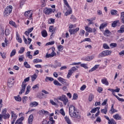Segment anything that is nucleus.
Here are the masks:
<instances>
[{
	"label": "nucleus",
	"instance_id": "nucleus-18",
	"mask_svg": "<svg viewBox=\"0 0 124 124\" xmlns=\"http://www.w3.org/2000/svg\"><path fill=\"white\" fill-rule=\"evenodd\" d=\"M111 32L108 30H106L104 32L105 36H108V34H111Z\"/></svg>",
	"mask_w": 124,
	"mask_h": 124
},
{
	"label": "nucleus",
	"instance_id": "nucleus-26",
	"mask_svg": "<svg viewBox=\"0 0 124 124\" xmlns=\"http://www.w3.org/2000/svg\"><path fill=\"white\" fill-rule=\"evenodd\" d=\"M106 27H107V23H103L100 26L99 29L100 30H102L104 28H106Z\"/></svg>",
	"mask_w": 124,
	"mask_h": 124
},
{
	"label": "nucleus",
	"instance_id": "nucleus-11",
	"mask_svg": "<svg viewBox=\"0 0 124 124\" xmlns=\"http://www.w3.org/2000/svg\"><path fill=\"white\" fill-rule=\"evenodd\" d=\"M113 118L114 119V120H122V117L119 115V114H116L113 116Z\"/></svg>",
	"mask_w": 124,
	"mask_h": 124
},
{
	"label": "nucleus",
	"instance_id": "nucleus-51",
	"mask_svg": "<svg viewBox=\"0 0 124 124\" xmlns=\"http://www.w3.org/2000/svg\"><path fill=\"white\" fill-rule=\"evenodd\" d=\"M24 60V55H21L20 56L19 58H18V60L19 61L21 62H23Z\"/></svg>",
	"mask_w": 124,
	"mask_h": 124
},
{
	"label": "nucleus",
	"instance_id": "nucleus-5",
	"mask_svg": "<svg viewBox=\"0 0 124 124\" xmlns=\"http://www.w3.org/2000/svg\"><path fill=\"white\" fill-rule=\"evenodd\" d=\"M111 53H112V51L110 50L103 51L98 55V58L100 59L101 58L106 57V56H108V55H110Z\"/></svg>",
	"mask_w": 124,
	"mask_h": 124
},
{
	"label": "nucleus",
	"instance_id": "nucleus-54",
	"mask_svg": "<svg viewBox=\"0 0 124 124\" xmlns=\"http://www.w3.org/2000/svg\"><path fill=\"white\" fill-rule=\"evenodd\" d=\"M103 47L104 49H109V46L107 44H104Z\"/></svg>",
	"mask_w": 124,
	"mask_h": 124
},
{
	"label": "nucleus",
	"instance_id": "nucleus-52",
	"mask_svg": "<svg viewBox=\"0 0 124 124\" xmlns=\"http://www.w3.org/2000/svg\"><path fill=\"white\" fill-rule=\"evenodd\" d=\"M53 44H55V41H51L47 43L46 45V46H48V45H53Z\"/></svg>",
	"mask_w": 124,
	"mask_h": 124
},
{
	"label": "nucleus",
	"instance_id": "nucleus-42",
	"mask_svg": "<svg viewBox=\"0 0 124 124\" xmlns=\"http://www.w3.org/2000/svg\"><path fill=\"white\" fill-rule=\"evenodd\" d=\"M93 59V57L90 56V57H87L85 58V61H87V62H90V61H92Z\"/></svg>",
	"mask_w": 124,
	"mask_h": 124
},
{
	"label": "nucleus",
	"instance_id": "nucleus-38",
	"mask_svg": "<svg viewBox=\"0 0 124 124\" xmlns=\"http://www.w3.org/2000/svg\"><path fill=\"white\" fill-rule=\"evenodd\" d=\"M16 54V49H13L11 53L10 57H12Z\"/></svg>",
	"mask_w": 124,
	"mask_h": 124
},
{
	"label": "nucleus",
	"instance_id": "nucleus-55",
	"mask_svg": "<svg viewBox=\"0 0 124 124\" xmlns=\"http://www.w3.org/2000/svg\"><path fill=\"white\" fill-rule=\"evenodd\" d=\"M28 99V97L27 96H24L22 98V101L23 103H26V101H27V100Z\"/></svg>",
	"mask_w": 124,
	"mask_h": 124
},
{
	"label": "nucleus",
	"instance_id": "nucleus-23",
	"mask_svg": "<svg viewBox=\"0 0 124 124\" xmlns=\"http://www.w3.org/2000/svg\"><path fill=\"white\" fill-rule=\"evenodd\" d=\"M31 78L32 82L35 81V79L37 78V75H36V74H34L31 76Z\"/></svg>",
	"mask_w": 124,
	"mask_h": 124
},
{
	"label": "nucleus",
	"instance_id": "nucleus-12",
	"mask_svg": "<svg viewBox=\"0 0 124 124\" xmlns=\"http://www.w3.org/2000/svg\"><path fill=\"white\" fill-rule=\"evenodd\" d=\"M33 121V115L32 114H31L28 119V122L29 124H32V121Z\"/></svg>",
	"mask_w": 124,
	"mask_h": 124
},
{
	"label": "nucleus",
	"instance_id": "nucleus-46",
	"mask_svg": "<svg viewBox=\"0 0 124 124\" xmlns=\"http://www.w3.org/2000/svg\"><path fill=\"white\" fill-rule=\"evenodd\" d=\"M115 97L119 100V101H121V102H124V99L121 98L119 96H118L117 95H115Z\"/></svg>",
	"mask_w": 124,
	"mask_h": 124
},
{
	"label": "nucleus",
	"instance_id": "nucleus-53",
	"mask_svg": "<svg viewBox=\"0 0 124 124\" xmlns=\"http://www.w3.org/2000/svg\"><path fill=\"white\" fill-rule=\"evenodd\" d=\"M63 0V2H64V4H65L66 6L68 8H69V7H70V6H69V4H68V2H67V0Z\"/></svg>",
	"mask_w": 124,
	"mask_h": 124
},
{
	"label": "nucleus",
	"instance_id": "nucleus-6",
	"mask_svg": "<svg viewBox=\"0 0 124 124\" xmlns=\"http://www.w3.org/2000/svg\"><path fill=\"white\" fill-rule=\"evenodd\" d=\"M55 10L52 9L51 8H45L44 10V13L46 15H50L52 14V12H55Z\"/></svg>",
	"mask_w": 124,
	"mask_h": 124
},
{
	"label": "nucleus",
	"instance_id": "nucleus-34",
	"mask_svg": "<svg viewBox=\"0 0 124 124\" xmlns=\"http://www.w3.org/2000/svg\"><path fill=\"white\" fill-rule=\"evenodd\" d=\"M45 81L46 82H48V81H54V79L52 78L46 77L45 79Z\"/></svg>",
	"mask_w": 124,
	"mask_h": 124
},
{
	"label": "nucleus",
	"instance_id": "nucleus-44",
	"mask_svg": "<svg viewBox=\"0 0 124 124\" xmlns=\"http://www.w3.org/2000/svg\"><path fill=\"white\" fill-rule=\"evenodd\" d=\"M24 66L26 67V68H31V66L28 63V62H24Z\"/></svg>",
	"mask_w": 124,
	"mask_h": 124
},
{
	"label": "nucleus",
	"instance_id": "nucleus-20",
	"mask_svg": "<svg viewBox=\"0 0 124 124\" xmlns=\"http://www.w3.org/2000/svg\"><path fill=\"white\" fill-rule=\"evenodd\" d=\"M101 81L103 84L106 85V86H108V85H109V83L108 82V81H107V78L102 79Z\"/></svg>",
	"mask_w": 124,
	"mask_h": 124
},
{
	"label": "nucleus",
	"instance_id": "nucleus-59",
	"mask_svg": "<svg viewBox=\"0 0 124 124\" xmlns=\"http://www.w3.org/2000/svg\"><path fill=\"white\" fill-rule=\"evenodd\" d=\"M6 112H7V109L6 108H4L2 111V115H5V114H6Z\"/></svg>",
	"mask_w": 124,
	"mask_h": 124
},
{
	"label": "nucleus",
	"instance_id": "nucleus-57",
	"mask_svg": "<svg viewBox=\"0 0 124 124\" xmlns=\"http://www.w3.org/2000/svg\"><path fill=\"white\" fill-rule=\"evenodd\" d=\"M120 88H118V87H116V89H114L113 93H120Z\"/></svg>",
	"mask_w": 124,
	"mask_h": 124
},
{
	"label": "nucleus",
	"instance_id": "nucleus-45",
	"mask_svg": "<svg viewBox=\"0 0 124 124\" xmlns=\"http://www.w3.org/2000/svg\"><path fill=\"white\" fill-rule=\"evenodd\" d=\"M60 113L62 116H65V113L64 112V110H63V108H61L60 109Z\"/></svg>",
	"mask_w": 124,
	"mask_h": 124
},
{
	"label": "nucleus",
	"instance_id": "nucleus-63",
	"mask_svg": "<svg viewBox=\"0 0 124 124\" xmlns=\"http://www.w3.org/2000/svg\"><path fill=\"white\" fill-rule=\"evenodd\" d=\"M108 101V99H105L104 102L102 103V105L104 106L106 105L107 104V101Z\"/></svg>",
	"mask_w": 124,
	"mask_h": 124
},
{
	"label": "nucleus",
	"instance_id": "nucleus-43",
	"mask_svg": "<svg viewBox=\"0 0 124 124\" xmlns=\"http://www.w3.org/2000/svg\"><path fill=\"white\" fill-rule=\"evenodd\" d=\"M30 90H31V86L28 85L27 87V90H26V94H28V93H30Z\"/></svg>",
	"mask_w": 124,
	"mask_h": 124
},
{
	"label": "nucleus",
	"instance_id": "nucleus-37",
	"mask_svg": "<svg viewBox=\"0 0 124 124\" xmlns=\"http://www.w3.org/2000/svg\"><path fill=\"white\" fill-rule=\"evenodd\" d=\"M27 57H28L29 59H32V55H31V51H28L26 53Z\"/></svg>",
	"mask_w": 124,
	"mask_h": 124
},
{
	"label": "nucleus",
	"instance_id": "nucleus-30",
	"mask_svg": "<svg viewBox=\"0 0 124 124\" xmlns=\"http://www.w3.org/2000/svg\"><path fill=\"white\" fill-rule=\"evenodd\" d=\"M34 63H38V62H42V60L40 59H36L33 61Z\"/></svg>",
	"mask_w": 124,
	"mask_h": 124
},
{
	"label": "nucleus",
	"instance_id": "nucleus-2",
	"mask_svg": "<svg viewBox=\"0 0 124 124\" xmlns=\"http://www.w3.org/2000/svg\"><path fill=\"white\" fill-rule=\"evenodd\" d=\"M29 81H30V77L26 78L22 82V84L21 85L22 89L21 91L19 92V94H22V93H25V90H26V88L27 87V84L26 83V82H29Z\"/></svg>",
	"mask_w": 124,
	"mask_h": 124
},
{
	"label": "nucleus",
	"instance_id": "nucleus-64",
	"mask_svg": "<svg viewBox=\"0 0 124 124\" xmlns=\"http://www.w3.org/2000/svg\"><path fill=\"white\" fill-rule=\"evenodd\" d=\"M85 34V31L81 30L79 32V35H84Z\"/></svg>",
	"mask_w": 124,
	"mask_h": 124
},
{
	"label": "nucleus",
	"instance_id": "nucleus-22",
	"mask_svg": "<svg viewBox=\"0 0 124 124\" xmlns=\"http://www.w3.org/2000/svg\"><path fill=\"white\" fill-rule=\"evenodd\" d=\"M118 32H119V33H123V32H124V25L121 26L120 29L118 31Z\"/></svg>",
	"mask_w": 124,
	"mask_h": 124
},
{
	"label": "nucleus",
	"instance_id": "nucleus-17",
	"mask_svg": "<svg viewBox=\"0 0 124 124\" xmlns=\"http://www.w3.org/2000/svg\"><path fill=\"white\" fill-rule=\"evenodd\" d=\"M41 7H45V6H46V3L47 2V0H41Z\"/></svg>",
	"mask_w": 124,
	"mask_h": 124
},
{
	"label": "nucleus",
	"instance_id": "nucleus-25",
	"mask_svg": "<svg viewBox=\"0 0 124 124\" xmlns=\"http://www.w3.org/2000/svg\"><path fill=\"white\" fill-rule=\"evenodd\" d=\"M100 109V107H96L92 109V110L91 111V113H95L96 111H98Z\"/></svg>",
	"mask_w": 124,
	"mask_h": 124
},
{
	"label": "nucleus",
	"instance_id": "nucleus-62",
	"mask_svg": "<svg viewBox=\"0 0 124 124\" xmlns=\"http://www.w3.org/2000/svg\"><path fill=\"white\" fill-rule=\"evenodd\" d=\"M39 88V84H36L32 87V89H38Z\"/></svg>",
	"mask_w": 124,
	"mask_h": 124
},
{
	"label": "nucleus",
	"instance_id": "nucleus-61",
	"mask_svg": "<svg viewBox=\"0 0 124 124\" xmlns=\"http://www.w3.org/2000/svg\"><path fill=\"white\" fill-rule=\"evenodd\" d=\"M30 13H31V11H27L25 13L24 15L26 17H28L29 14H30Z\"/></svg>",
	"mask_w": 124,
	"mask_h": 124
},
{
	"label": "nucleus",
	"instance_id": "nucleus-15",
	"mask_svg": "<svg viewBox=\"0 0 124 124\" xmlns=\"http://www.w3.org/2000/svg\"><path fill=\"white\" fill-rule=\"evenodd\" d=\"M39 114L40 115H44L45 114L47 115V114H49V112H48V111H47L44 110V109H43V110H40L39 111Z\"/></svg>",
	"mask_w": 124,
	"mask_h": 124
},
{
	"label": "nucleus",
	"instance_id": "nucleus-32",
	"mask_svg": "<svg viewBox=\"0 0 124 124\" xmlns=\"http://www.w3.org/2000/svg\"><path fill=\"white\" fill-rule=\"evenodd\" d=\"M10 117V114H9V113H7L3 115V118L4 119H9Z\"/></svg>",
	"mask_w": 124,
	"mask_h": 124
},
{
	"label": "nucleus",
	"instance_id": "nucleus-50",
	"mask_svg": "<svg viewBox=\"0 0 124 124\" xmlns=\"http://www.w3.org/2000/svg\"><path fill=\"white\" fill-rule=\"evenodd\" d=\"M72 13V11L70 10V11H67L65 13V16H68V15H70Z\"/></svg>",
	"mask_w": 124,
	"mask_h": 124
},
{
	"label": "nucleus",
	"instance_id": "nucleus-14",
	"mask_svg": "<svg viewBox=\"0 0 124 124\" xmlns=\"http://www.w3.org/2000/svg\"><path fill=\"white\" fill-rule=\"evenodd\" d=\"M42 35L43 37H47L48 34L47 33V31L46 30H43L41 32Z\"/></svg>",
	"mask_w": 124,
	"mask_h": 124
},
{
	"label": "nucleus",
	"instance_id": "nucleus-60",
	"mask_svg": "<svg viewBox=\"0 0 124 124\" xmlns=\"http://www.w3.org/2000/svg\"><path fill=\"white\" fill-rule=\"evenodd\" d=\"M108 90L110 91V92H111V93H112L113 95H114V96L116 95V94H115V93H114V89L109 88L108 89Z\"/></svg>",
	"mask_w": 124,
	"mask_h": 124
},
{
	"label": "nucleus",
	"instance_id": "nucleus-39",
	"mask_svg": "<svg viewBox=\"0 0 124 124\" xmlns=\"http://www.w3.org/2000/svg\"><path fill=\"white\" fill-rule=\"evenodd\" d=\"M54 85L55 86H62V84H61L58 80H55L53 82Z\"/></svg>",
	"mask_w": 124,
	"mask_h": 124
},
{
	"label": "nucleus",
	"instance_id": "nucleus-16",
	"mask_svg": "<svg viewBox=\"0 0 124 124\" xmlns=\"http://www.w3.org/2000/svg\"><path fill=\"white\" fill-rule=\"evenodd\" d=\"M16 40H18V42H19V43H22V39L20 38V36L19 35V33L18 32H16Z\"/></svg>",
	"mask_w": 124,
	"mask_h": 124
},
{
	"label": "nucleus",
	"instance_id": "nucleus-27",
	"mask_svg": "<svg viewBox=\"0 0 124 124\" xmlns=\"http://www.w3.org/2000/svg\"><path fill=\"white\" fill-rule=\"evenodd\" d=\"M121 20L122 23L124 24V12L121 13Z\"/></svg>",
	"mask_w": 124,
	"mask_h": 124
},
{
	"label": "nucleus",
	"instance_id": "nucleus-49",
	"mask_svg": "<svg viewBox=\"0 0 124 124\" xmlns=\"http://www.w3.org/2000/svg\"><path fill=\"white\" fill-rule=\"evenodd\" d=\"M25 51V48L24 47H21L20 50L18 51L19 54H23Z\"/></svg>",
	"mask_w": 124,
	"mask_h": 124
},
{
	"label": "nucleus",
	"instance_id": "nucleus-28",
	"mask_svg": "<svg viewBox=\"0 0 124 124\" xmlns=\"http://www.w3.org/2000/svg\"><path fill=\"white\" fill-rule=\"evenodd\" d=\"M110 13L111 15H117L118 14V11L115 10H111Z\"/></svg>",
	"mask_w": 124,
	"mask_h": 124
},
{
	"label": "nucleus",
	"instance_id": "nucleus-35",
	"mask_svg": "<svg viewBox=\"0 0 124 124\" xmlns=\"http://www.w3.org/2000/svg\"><path fill=\"white\" fill-rule=\"evenodd\" d=\"M58 50L59 51V52H62V50H63V46L59 45L58 46Z\"/></svg>",
	"mask_w": 124,
	"mask_h": 124
},
{
	"label": "nucleus",
	"instance_id": "nucleus-24",
	"mask_svg": "<svg viewBox=\"0 0 124 124\" xmlns=\"http://www.w3.org/2000/svg\"><path fill=\"white\" fill-rule=\"evenodd\" d=\"M73 74V71H72V70L71 69L69 70L68 74L67 75V78H69L71 76V75H72Z\"/></svg>",
	"mask_w": 124,
	"mask_h": 124
},
{
	"label": "nucleus",
	"instance_id": "nucleus-48",
	"mask_svg": "<svg viewBox=\"0 0 124 124\" xmlns=\"http://www.w3.org/2000/svg\"><path fill=\"white\" fill-rule=\"evenodd\" d=\"M78 98V94L77 93H74L73 96V99L75 100Z\"/></svg>",
	"mask_w": 124,
	"mask_h": 124
},
{
	"label": "nucleus",
	"instance_id": "nucleus-31",
	"mask_svg": "<svg viewBox=\"0 0 124 124\" xmlns=\"http://www.w3.org/2000/svg\"><path fill=\"white\" fill-rule=\"evenodd\" d=\"M65 120L68 124H71V122L70 121V119H69V118L67 116L65 117Z\"/></svg>",
	"mask_w": 124,
	"mask_h": 124
},
{
	"label": "nucleus",
	"instance_id": "nucleus-56",
	"mask_svg": "<svg viewBox=\"0 0 124 124\" xmlns=\"http://www.w3.org/2000/svg\"><path fill=\"white\" fill-rule=\"evenodd\" d=\"M0 55L2 57V59H5V58H6V56H5V53L4 52H3V53L0 52Z\"/></svg>",
	"mask_w": 124,
	"mask_h": 124
},
{
	"label": "nucleus",
	"instance_id": "nucleus-36",
	"mask_svg": "<svg viewBox=\"0 0 124 124\" xmlns=\"http://www.w3.org/2000/svg\"><path fill=\"white\" fill-rule=\"evenodd\" d=\"M61 82H62V84H63V85H65L66 87H67L69 85V83H67L66 82V80L64 79H63V80Z\"/></svg>",
	"mask_w": 124,
	"mask_h": 124
},
{
	"label": "nucleus",
	"instance_id": "nucleus-47",
	"mask_svg": "<svg viewBox=\"0 0 124 124\" xmlns=\"http://www.w3.org/2000/svg\"><path fill=\"white\" fill-rule=\"evenodd\" d=\"M10 33V31L8 29H6L5 31V35H9Z\"/></svg>",
	"mask_w": 124,
	"mask_h": 124
},
{
	"label": "nucleus",
	"instance_id": "nucleus-4",
	"mask_svg": "<svg viewBox=\"0 0 124 124\" xmlns=\"http://www.w3.org/2000/svg\"><path fill=\"white\" fill-rule=\"evenodd\" d=\"M57 98L59 100L62 101L64 105H66V104H67V102H68V99H67V97L65 95H62L61 96H58Z\"/></svg>",
	"mask_w": 124,
	"mask_h": 124
},
{
	"label": "nucleus",
	"instance_id": "nucleus-1",
	"mask_svg": "<svg viewBox=\"0 0 124 124\" xmlns=\"http://www.w3.org/2000/svg\"><path fill=\"white\" fill-rule=\"evenodd\" d=\"M69 113L71 118L78 119V120L81 119V113H80L79 111L77 110V109L74 106H70L69 107Z\"/></svg>",
	"mask_w": 124,
	"mask_h": 124
},
{
	"label": "nucleus",
	"instance_id": "nucleus-9",
	"mask_svg": "<svg viewBox=\"0 0 124 124\" xmlns=\"http://www.w3.org/2000/svg\"><path fill=\"white\" fill-rule=\"evenodd\" d=\"M61 66H62V63L61 62H59L58 61H55L54 68H57V67Z\"/></svg>",
	"mask_w": 124,
	"mask_h": 124
},
{
	"label": "nucleus",
	"instance_id": "nucleus-21",
	"mask_svg": "<svg viewBox=\"0 0 124 124\" xmlns=\"http://www.w3.org/2000/svg\"><path fill=\"white\" fill-rule=\"evenodd\" d=\"M85 31L87 32H93V29L91 28L88 27V26L85 27Z\"/></svg>",
	"mask_w": 124,
	"mask_h": 124
},
{
	"label": "nucleus",
	"instance_id": "nucleus-19",
	"mask_svg": "<svg viewBox=\"0 0 124 124\" xmlns=\"http://www.w3.org/2000/svg\"><path fill=\"white\" fill-rule=\"evenodd\" d=\"M14 98L16 101L20 102L22 101V98L20 97V95H18L16 96H15Z\"/></svg>",
	"mask_w": 124,
	"mask_h": 124
},
{
	"label": "nucleus",
	"instance_id": "nucleus-10",
	"mask_svg": "<svg viewBox=\"0 0 124 124\" xmlns=\"http://www.w3.org/2000/svg\"><path fill=\"white\" fill-rule=\"evenodd\" d=\"M12 114V120L13 121L15 122L17 119V115L14 113V112L12 111L11 112Z\"/></svg>",
	"mask_w": 124,
	"mask_h": 124
},
{
	"label": "nucleus",
	"instance_id": "nucleus-7",
	"mask_svg": "<svg viewBox=\"0 0 124 124\" xmlns=\"http://www.w3.org/2000/svg\"><path fill=\"white\" fill-rule=\"evenodd\" d=\"M79 31V28H77L76 29H70L69 30V32L70 34H75L77 31Z\"/></svg>",
	"mask_w": 124,
	"mask_h": 124
},
{
	"label": "nucleus",
	"instance_id": "nucleus-33",
	"mask_svg": "<svg viewBox=\"0 0 124 124\" xmlns=\"http://www.w3.org/2000/svg\"><path fill=\"white\" fill-rule=\"evenodd\" d=\"M9 24L10 25H11L13 27H15V28H17V25H16V23L13 21L11 20L9 21Z\"/></svg>",
	"mask_w": 124,
	"mask_h": 124
},
{
	"label": "nucleus",
	"instance_id": "nucleus-58",
	"mask_svg": "<svg viewBox=\"0 0 124 124\" xmlns=\"http://www.w3.org/2000/svg\"><path fill=\"white\" fill-rule=\"evenodd\" d=\"M101 113H103L104 114L106 115V114H107V109H103L101 110Z\"/></svg>",
	"mask_w": 124,
	"mask_h": 124
},
{
	"label": "nucleus",
	"instance_id": "nucleus-8",
	"mask_svg": "<svg viewBox=\"0 0 124 124\" xmlns=\"http://www.w3.org/2000/svg\"><path fill=\"white\" fill-rule=\"evenodd\" d=\"M56 56V52L54 50L50 54H46V58H53Z\"/></svg>",
	"mask_w": 124,
	"mask_h": 124
},
{
	"label": "nucleus",
	"instance_id": "nucleus-3",
	"mask_svg": "<svg viewBox=\"0 0 124 124\" xmlns=\"http://www.w3.org/2000/svg\"><path fill=\"white\" fill-rule=\"evenodd\" d=\"M13 8V7L11 5H9L6 7L3 13L4 17H7V16H9V15L11 14Z\"/></svg>",
	"mask_w": 124,
	"mask_h": 124
},
{
	"label": "nucleus",
	"instance_id": "nucleus-13",
	"mask_svg": "<svg viewBox=\"0 0 124 124\" xmlns=\"http://www.w3.org/2000/svg\"><path fill=\"white\" fill-rule=\"evenodd\" d=\"M38 105V103L36 102H33L30 103V107H36Z\"/></svg>",
	"mask_w": 124,
	"mask_h": 124
},
{
	"label": "nucleus",
	"instance_id": "nucleus-29",
	"mask_svg": "<svg viewBox=\"0 0 124 124\" xmlns=\"http://www.w3.org/2000/svg\"><path fill=\"white\" fill-rule=\"evenodd\" d=\"M119 23V20H115L113 22V23H112L111 25L113 28H116L117 27V24Z\"/></svg>",
	"mask_w": 124,
	"mask_h": 124
},
{
	"label": "nucleus",
	"instance_id": "nucleus-40",
	"mask_svg": "<svg viewBox=\"0 0 124 124\" xmlns=\"http://www.w3.org/2000/svg\"><path fill=\"white\" fill-rule=\"evenodd\" d=\"M80 66H81V67H83L85 69H88V65L86 63H81L80 64Z\"/></svg>",
	"mask_w": 124,
	"mask_h": 124
},
{
	"label": "nucleus",
	"instance_id": "nucleus-41",
	"mask_svg": "<svg viewBox=\"0 0 124 124\" xmlns=\"http://www.w3.org/2000/svg\"><path fill=\"white\" fill-rule=\"evenodd\" d=\"M94 98V96H93V94H91L90 95H89V101H93V99Z\"/></svg>",
	"mask_w": 124,
	"mask_h": 124
}]
</instances>
